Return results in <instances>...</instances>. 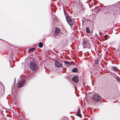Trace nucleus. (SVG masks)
<instances>
[{"mask_svg": "<svg viewBox=\"0 0 120 120\" xmlns=\"http://www.w3.org/2000/svg\"><path fill=\"white\" fill-rule=\"evenodd\" d=\"M82 45L84 48L86 47H87L88 49L91 48V45L89 41V40L86 38H85L83 39Z\"/></svg>", "mask_w": 120, "mask_h": 120, "instance_id": "1", "label": "nucleus"}, {"mask_svg": "<svg viewBox=\"0 0 120 120\" xmlns=\"http://www.w3.org/2000/svg\"><path fill=\"white\" fill-rule=\"evenodd\" d=\"M30 68L32 71L36 70L37 68V66L36 64L33 61H32L30 62Z\"/></svg>", "mask_w": 120, "mask_h": 120, "instance_id": "2", "label": "nucleus"}, {"mask_svg": "<svg viewBox=\"0 0 120 120\" xmlns=\"http://www.w3.org/2000/svg\"><path fill=\"white\" fill-rule=\"evenodd\" d=\"M93 98L96 101H100L101 99V97L97 94H96L94 95Z\"/></svg>", "mask_w": 120, "mask_h": 120, "instance_id": "3", "label": "nucleus"}, {"mask_svg": "<svg viewBox=\"0 0 120 120\" xmlns=\"http://www.w3.org/2000/svg\"><path fill=\"white\" fill-rule=\"evenodd\" d=\"M66 19L68 24L70 26H72L73 24V22L72 21L71 18L69 16H66Z\"/></svg>", "mask_w": 120, "mask_h": 120, "instance_id": "4", "label": "nucleus"}, {"mask_svg": "<svg viewBox=\"0 0 120 120\" xmlns=\"http://www.w3.org/2000/svg\"><path fill=\"white\" fill-rule=\"evenodd\" d=\"M25 80V79H22L19 82L17 83L18 86V87H22L23 85Z\"/></svg>", "mask_w": 120, "mask_h": 120, "instance_id": "5", "label": "nucleus"}, {"mask_svg": "<svg viewBox=\"0 0 120 120\" xmlns=\"http://www.w3.org/2000/svg\"><path fill=\"white\" fill-rule=\"evenodd\" d=\"M55 64L57 67L58 68H60L62 66L61 64L57 61H55Z\"/></svg>", "mask_w": 120, "mask_h": 120, "instance_id": "6", "label": "nucleus"}, {"mask_svg": "<svg viewBox=\"0 0 120 120\" xmlns=\"http://www.w3.org/2000/svg\"><path fill=\"white\" fill-rule=\"evenodd\" d=\"M72 80L75 82H77L79 81V79L77 76H75L72 79Z\"/></svg>", "mask_w": 120, "mask_h": 120, "instance_id": "7", "label": "nucleus"}, {"mask_svg": "<svg viewBox=\"0 0 120 120\" xmlns=\"http://www.w3.org/2000/svg\"><path fill=\"white\" fill-rule=\"evenodd\" d=\"M76 114L77 116L79 117L80 118L82 117V115L80 112V109H78Z\"/></svg>", "mask_w": 120, "mask_h": 120, "instance_id": "8", "label": "nucleus"}, {"mask_svg": "<svg viewBox=\"0 0 120 120\" xmlns=\"http://www.w3.org/2000/svg\"><path fill=\"white\" fill-rule=\"evenodd\" d=\"M60 32V30L58 28H56V29L55 32L54 33V35H58V33Z\"/></svg>", "mask_w": 120, "mask_h": 120, "instance_id": "9", "label": "nucleus"}, {"mask_svg": "<svg viewBox=\"0 0 120 120\" xmlns=\"http://www.w3.org/2000/svg\"><path fill=\"white\" fill-rule=\"evenodd\" d=\"M64 63L65 64L67 65H68L69 66L71 65V64L69 62L67 61H64Z\"/></svg>", "mask_w": 120, "mask_h": 120, "instance_id": "10", "label": "nucleus"}, {"mask_svg": "<svg viewBox=\"0 0 120 120\" xmlns=\"http://www.w3.org/2000/svg\"><path fill=\"white\" fill-rule=\"evenodd\" d=\"M35 50V48H30L29 50L30 52H33Z\"/></svg>", "mask_w": 120, "mask_h": 120, "instance_id": "11", "label": "nucleus"}, {"mask_svg": "<svg viewBox=\"0 0 120 120\" xmlns=\"http://www.w3.org/2000/svg\"><path fill=\"white\" fill-rule=\"evenodd\" d=\"M112 69L115 71H117L118 70V68L115 67H112Z\"/></svg>", "mask_w": 120, "mask_h": 120, "instance_id": "12", "label": "nucleus"}, {"mask_svg": "<svg viewBox=\"0 0 120 120\" xmlns=\"http://www.w3.org/2000/svg\"><path fill=\"white\" fill-rule=\"evenodd\" d=\"M86 32L87 33H90V30L89 29V28L87 27L86 28Z\"/></svg>", "mask_w": 120, "mask_h": 120, "instance_id": "13", "label": "nucleus"}, {"mask_svg": "<svg viewBox=\"0 0 120 120\" xmlns=\"http://www.w3.org/2000/svg\"><path fill=\"white\" fill-rule=\"evenodd\" d=\"M72 71L74 72H76L78 71L77 69L76 68H74L72 70Z\"/></svg>", "mask_w": 120, "mask_h": 120, "instance_id": "14", "label": "nucleus"}, {"mask_svg": "<svg viewBox=\"0 0 120 120\" xmlns=\"http://www.w3.org/2000/svg\"><path fill=\"white\" fill-rule=\"evenodd\" d=\"M43 46V45L42 43L40 42L39 43V46L40 48H42Z\"/></svg>", "mask_w": 120, "mask_h": 120, "instance_id": "15", "label": "nucleus"}, {"mask_svg": "<svg viewBox=\"0 0 120 120\" xmlns=\"http://www.w3.org/2000/svg\"><path fill=\"white\" fill-rule=\"evenodd\" d=\"M104 37L105 40H107L108 39L107 36L106 35H105L104 36Z\"/></svg>", "mask_w": 120, "mask_h": 120, "instance_id": "16", "label": "nucleus"}, {"mask_svg": "<svg viewBox=\"0 0 120 120\" xmlns=\"http://www.w3.org/2000/svg\"><path fill=\"white\" fill-rule=\"evenodd\" d=\"M99 60H96L95 61V63L96 64H98V63Z\"/></svg>", "mask_w": 120, "mask_h": 120, "instance_id": "17", "label": "nucleus"}, {"mask_svg": "<svg viewBox=\"0 0 120 120\" xmlns=\"http://www.w3.org/2000/svg\"><path fill=\"white\" fill-rule=\"evenodd\" d=\"M117 81L119 82L120 83V79L118 78H116Z\"/></svg>", "mask_w": 120, "mask_h": 120, "instance_id": "18", "label": "nucleus"}, {"mask_svg": "<svg viewBox=\"0 0 120 120\" xmlns=\"http://www.w3.org/2000/svg\"><path fill=\"white\" fill-rule=\"evenodd\" d=\"M92 85L93 86L94 85V83H93V82H92Z\"/></svg>", "mask_w": 120, "mask_h": 120, "instance_id": "19", "label": "nucleus"}, {"mask_svg": "<svg viewBox=\"0 0 120 120\" xmlns=\"http://www.w3.org/2000/svg\"><path fill=\"white\" fill-rule=\"evenodd\" d=\"M99 33V34H101V32H100Z\"/></svg>", "mask_w": 120, "mask_h": 120, "instance_id": "20", "label": "nucleus"}, {"mask_svg": "<svg viewBox=\"0 0 120 120\" xmlns=\"http://www.w3.org/2000/svg\"><path fill=\"white\" fill-rule=\"evenodd\" d=\"M83 85L84 86V83L83 84Z\"/></svg>", "mask_w": 120, "mask_h": 120, "instance_id": "21", "label": "nucleus"}, {"mask_svg": "<svg viewBox=\"0 0 120 120\" xmlns=\"http://www.w3.org/2000/svg\"><path fill=\"white\" fill-rule=\"evenodd\" d=\"M113 102L114 103H115V101H114V102Z\"/></svg>", "mask_w": 120, "mask_h": 120, "instance_id": "22", "label": "nucleus"}]
</instances>
